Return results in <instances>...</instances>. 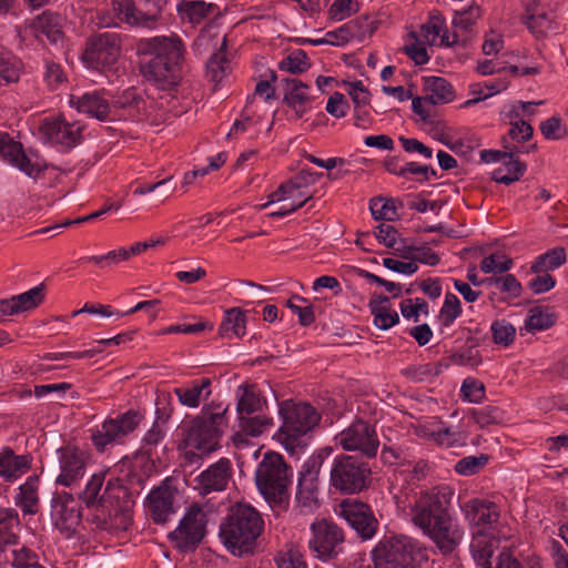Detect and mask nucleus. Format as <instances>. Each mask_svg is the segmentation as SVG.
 Returning <instances> with one entry per match:
<instances>
[{
  "mask_svg": "<svg viewBox=\"0 0 568 568\" xmlns=\"http://www.w3.org/2000/svg\"><path fill=\"white\" fill-rule=\"evenodd\" d=\"M454 490L447 485L435 486L415 493L406 504L397 497L407 518L422 534L432 540L442 555H450L462 544L464 529L450 511Z\"/></svg>",
  "mask_w": 568,
  "mask_h": 568,
  "instance_id": "obj_1",
  "label": "nucleus"
},
{
  "mask_svg": "<svg viewBox=\"0 0 568 568\" xmlns=\"http://www.w3.org/2000/svg\"><path fill=\"white\" fill-rule=\"evenodd\" d=\"M135 50L141 57L140 71L144 79L162 90H171L180 83L185 52L180 37L140 39Z\"/></svg>",
  "mask_w": 568,
  "mask_h": 568,
  "instance_id": "obj_2",
  "label": "nucleus"
},
{
  "mask_svg": "<svg viewBox=\"0 0 568 568\" xmlns=\"http://www.w3.org/2000/svg\"><path fill=\"white\" fill-rule=\"evenodd\" d=\"M264 519L253 506L233 505L220 525V538L225 548L237 557L252 555L264 531Z\"/></svg>",
  "mask_w": 568,
  "mask_h": 568,
  "instance_id": "obj_3",
  "label": "nucleus"
},
{
  "mask_svg": "<svg viewBox=\"0 0 568 568\" xmlns=\"http://www.w3.org/2000/svg\"><path fill=\"white\" fill-rule=\"evenodd\" d=\"M282 424L274 438L291 454L307 445V434L320 423L321 415L308 403L284 400L278 405Z\"/></svg>",
  "mask_w": 568,
  "mask_h": 568,
  "instance_id": "obj_4",
  "label": "nucleus"
},
{
  "mask_svg": "<svg viewBox=\"0 0 568 568\" xmlns=\"http://www.w3.org/2000/svg\"><path fill=\"white\" fill-rule=\"evenodd\" d=\"M291 478L292 470L281 454H264L255 471V483L266 501L282 504L287 500Z\"/></svg>",
  "mask_w": 568,
  "mask_h": 568,
  "instance_id": "obj_5",
  "label": "nucleus"
},
{
  "mask_svg": "<svg viewBox=\"0 0 568 568\" xmlns=\"http://www.w3.org/2000/svg\"><path fill=\"white\" fill-rule=\"evenodd\" d=\"M226 409L209 416H197L183 427V444L189 449L185 455L192 457L209 455L220 447V439L225 427Z\"/></svg>",
  "mask_w": 568,
  "mask_h": 568,
  "instance_id": "obj_6",
  "label": "nucleus"
},
{
  "mask_svg": "<svg viewBox=\"0 0 568 568\" xmlns=\"http://www.w3.org/2000/svg\"><path fill=\"white\" fill-rule=\"evenodd\" d=\"M371 556L374 568H417L425 552L412 538L399 535L382 538Z\"/></svg>",
  "mask_w": 568,
  "mask_h": 568,
  "instance_id": "obj_7",
  "label": "nucleus"
},
{
  "mask_svg": "<svg viewBox=\"0 0 568 568\" xmlns=\"http://www.w3.org/2000/svg\"><path fill=\"white\" fill-rule=\"evenodd\" d=\"M372 479L369 464L356 456L341 454L333 459L329 473L331 486L344 494H357Z\"/></svg>",
  "mask_w": 568,
  "mask_h": 568,
  "instance_id": "obj_8",
  "label": "nucleus"
},
{
  "mask_svg": "<svg viewBox=\"0 0 568 568\" xmlns=\"http://www.w3.org/2000/svg\"><path fill=\"white\" fill-rule=\"evenodd\" d=\"M141 422L142 415L134 409L106 418L100 426L90 429L92 445L99 453L123 445Z\"/></svg>",
  "mask_w": 568,
  "mask_h": 568,
  "instance_id": "obj_9",
  "label": "nucleus"
},
{
  "mask_svg": "<svg viewBox=\"0 0 568 568\" xmlns=\"http://www.w3.org/2000/svg\"><path fill=\"white\" fill-rule=\"evenodd\" d=\"M343 529L332 520L315 519L310 525L307 547L314 558L329 561L338 557L344 549Z\"/></svg>",
  "mask_w": 568,
  "mask_h": 568,
  "instance_id": "obj_10",
  "label": "nucleus"
},
{
  "mask_svg": "<svg viewBox=\"0 0 568 568\" xmlns=\"http://www.w3.org/2000/svg\"><path fill=\"white\" fill-rule=\"evenodd\" d=\"M170 0H113L121 22L134 28L155 29Z\"/></svg>",
  "mask_w": 568,
  "mask_h": 568,
  "instance_id": "obj_11",
  "label": "nucleus"
},
{
  "mask_svg": "<svg viewBox=\"0 0 568 568\" xmlns=\"http://www.w3.org/2000/svg\"><path fill=\"white\" fill-rule=\"evenodd\" d=\"M135 505L134 494L120 478H110L104 487L103 510H108L110 528L126 530L132 520V508Z\"/></svg>",
  "mask_w": 568,
  "mask_h": 568,
  "instance_id": "obj_12",
  "label": "nucleus"
},
{
  "mask_svg": "<svg viewBox=\"0 0 568 568\" xmlns=\"http://www.w3.org/2000/svg\"><path fill=\"white\" fill-rule=\"evenodd\" d=\"M335 445L344 452H358L366 458H374L379 448L375 424L356 418L334 437Z\"/></svg>",
  "mask_w": 568,
  "mask_h": 568,
  "instance_id": "obj_13",
  "label": "nucleus"
},
{
  "mask_svg": "<svg viewBox=\"0 0 568 568\" xmlns=\"http://www.w3.org/2000/svg\"><path fill=\"white\" fill-rule=\"evenodd\" d=\"M121 52V36L115 32H103L90 40L83 54V61L90 68L101 72L112 71Z\"/></svg>",
  "mask_w": 568,
  "mask_h": 568,
  "instance_id": "obj_14",
  "label": "nucleus"
},
{
  "mask_svg": "<svg viewBox=\"0 0 568 568\" xmlns=\"http://www.w3.org/2000/svg\"><path fill=\"white\" fill-rule=\"evenodd\" d=\"M206 523V513L201 506L193 504L187 508L179 526L170 532L169 537L179 549L183 551L193 550L205 536Z\"/></svg>",
  "mask_w": 568,
  "mask_h": 568,
  "instance_id": "obj_15",
  "label": "nucleus"
},
{
  "mask_svg": "<svg viewBox=\"0 0 568 568\" xmlns=\"http://www.w3.org/2000/svg\"><path fill=\"white\" fill-rule=\"evenodd\" d=\"M81 508L74 496L67 491L55 493L51 499V520L65 538L72 537L81 524Z\"/></svg>",
  "mask_w": 568,
  "mask_h": 568,
  "instance_id": "obj_16",
  "label": "nucleus"
},
{
  "mask_svg": "<svg viewBox=\"0 0 568 568\" xmlns=\"http://www.w3.org/2000/svg\"><path fill=\"white\" fill-rule=\"evenodd\" d=\"M323 460L322 454L310 457L300 473L296 501L302 511H313L320 505L318 476Z\"/></svg>",
  "mask_w": 568,
  "mask_h": 568,
  "instance_id": "obj_17",
  "label": "nucleus"
},
{
  "mask_svg": "<svg viewBox=\"0 0 568 568\" xmlns=\"http://www.w3.org/2000/svg\"><path fill=\"white\" fill-rule=\"evenodd\" d=\"M60 474L55 484L72 487L79 484L87 471L89 455L74 446H67L58 449Z\"/></svg>",
  "mask_w": 568,
  "mask_h": 568,
  "instance_id": "obj_18",
  "label": "nucleus"
},
{
  "mask_svg": "<svg viewBox=\"0 0 568 568\" xmlns=\"http://www.w3.org/2000/svg\"><path fill=\"white\" fill-rule=\"evenodd\" d=\"M178 488L173 478H165L146 497V508L156 524L166 523L176 513Z\"/></svg>",
  "mask_w": 568,
  "mask_h": 568,
  "instance_id": "obj_19",
  "label": "nucleus"
},
{
  "mask_svg": "<svg viewBox=\"0 0 568 568\" xmlns=\"http://www.w3.org/2000/svg\"><path fill=\"white\" fill-rule=\"evenodd\" d=\"M341 515L363 540L372 539L378 527V521L372 508L361 501H343Z\"/></svg>",
  "mask_w": 568,
  "mask_h": 568,
  "instance_id": "obj_20",
  "label": "nucleus"
},
{
  "mask_svg": "<svg viewBox=\"0 0 568 568\" xmlns=\"http://www.w3.org/2000/svg\"><path fill=\"white\" fill-rule=\"evenodd\" d=\"M40 131L49 142L71 149L81 141L83 125L78 121L68 122L63 118L44 119Z\"/></svg>",
  "mask_w": 568,
  "mask_h": 568,
  "instance_id": "obj_21",
  "label": "nucleus"
},
{
  "mask_svg": "<svg viewBox=\"0 0 568 568\" xmlns=\"http://www.w3.org/2000/svg\"><path fill=\"white\" fill-rule=\"evenodd\" d=\"M0 155L24 174L36 179L45 165L39 159L28 156L20 142L13 141L8 133L0 132Z\"/></svg>",
  "mask_w": 568,
  "mask_h": 568,
  "instance_id": "obj_22",
  "label": "nucleus"
},
{
  "mask_svg": "<svg viewBox=\"0 0 568 568\" xmlns=\"http://www.w3.org/2000/svg\"><path fill=\"white\" fill-rule=\"evenodd\" d=\"M232 474L233 469L231 460L227 458H221L195 477L194 488L202 496H206L211 493L223 491L226 489L232 478Z\"/></svg>",
  "mask_w": 568,
  "mask_h": 568,
  "instance_id": "obj_23",
  "label": "nucleus"
},
{
  "mask_svg": "<svg viewBox=\"0 0 568 568\" xmlns=\"http://www.w3.org/2000/svg\"><path fill=\"white\" fill-rule=\"evenodd\" d=\"M523 23L537 38H546L559 30L555 16L540 0H527Z\"/></svg>",
  "mask_w": 568,
  "mask_h": 568,
  "instance_id": "obj_24",
  "label": "nucleus"
},
{
  "mask_svg": "<svg viewBox=\"0 0 568 568\" xmlns=\"http://www.w3.org/2000/svg\"><path fill=\"white\" fill-rule=\"evenodd\" d=\"M463 510L466 520L475 530L483 529L495 532L499 510L493 501L471 499L464 505Z\"/></svg>",
  "mask_w": 568,
  "mask_h": 568,
  "instance_id": "obj_25",
  "label": "nucleus"
},
{
  "mask_svg": "<svg viewBox=\"0 0 568 568\" xmlns=\"http://www.w3.org/2000/svg\"><path fill=\"white\" fill-rule=\"evenodd\" d=\"M23 39L33 37L39 42L45 39L51 43H58L63 38L60 18L50 12H43L20 30Z\"/></svg>",
  "mask_w": 568,
  "mask_h": 568,
  "instance_id": "obj_26",
  "label": "nucleus"
},
{
  "mask_svg": "<svg viewBox=\"0 0 568 568\" xmlns=\"http://www.w3.org/2000/svg\"><path fill=\"white\" fill-rule=\"evenodd\" d=\"M32 466V457L29 454L18 455L10 447L0 449V480L13 484L26 475Z\"/></svg>",
  "mask_w": 568,
  "mask_h": 568,
  "instance_id": "obj_27",
  "label": "nucleus"
},
{
  "mask_svg": "<svg viewBox=\"0 0 568 568\" xmlns=\"http://www.w3.org/2000/svg\"><path fill=\"white\" fill-rule=\"evenodd\" d=\"M283 83V102L294 111L297 119L303 118L311 109V103L313 101V98L310 94V85L301 80L290 78L284 79Z\"/></svg>",
  "mask_w": 568,
  "mask_h": 568,
  "instance_id": "obj_28",
  "label": "nucleus"
},
{
  "mask_svg": "<svg viewBox=\"0 0 568 568\" xmlns=\"http://www.w3.org/2000/svg\"><path fill=\"white\" fill-rule=\"evenodd\" d=\"M70 103L79 112L100 121L106 120L112 110L109 100L99 91L87 92L81 97H71Z\"/></svg>",
  "mask_w": 568,
  "mask_h": 568,
  "instance_id": "obj_29",
  "label": "nucleus"
},
{
  "mask_svg": "<svg viewBox=\"0 0 568 568\" xmlns=\"http://www.w3.org/2000/svg\"><path fill=\"white\" fill-rule=\"evenodd\" d=\"M519 152H528V149L524 146H513L511 153L508 154L507 159H504L500 165L491 173L494 181L509 185L524 175L527 166L518 159L517 154Z\"/></svg>",
  "mask_w": 568,
  "mask_h": 568,
  "instance_id": "obj_30",
  "label": "nucleus"
},
{
  "mask_svg": "<svg viewBox=\"0 0 568 568\" xmlns=\"http://www.w3.org/2000/svg\"><path fill=\"white\" fill-rule=\"evenodd\" d=\"M306 173L305 170L301 171L300 176L288 180L282 183L276 191L270 194L267 203L262 204L261 209L267 207L272 203L287 202L295 203L303 201V205L312 197L308 192L303 189V175Z\"/></svg>",
  "mask_w": 568,
  "mask_h": 568,
  "instance_id": "obj_31",
  "label": "nucleus"
},
{
  "mask_svg": "<svg viewBox=\"0 0 568 568\" xmlns=\"http://www.w3.org/2000/svg\"><path fill=\"white\" fill-rule=\"evenodd\" d=\"M497 539L495 532L483 529L474 530L470 542V551L474 560L481 568H493L491 556L495 551Z\"/></svg>",
  "mask_w": 568,
  "mask_h": 568,
  "instance_id": "obj_32",
  "label": "nucleus"
},
{
  "mask_svg": "<svg viewBox=\"0 0 568 568\" xmlns=\"http://www.w3.org/2000/svg\"><path fill=\"white\" fill-rule=\"evenodd\" d=\"M173 393L178 396L181 405L189 408H196L203 399L211 395V379L203 377L175 387Z\"/></svg>",
  "mask_w": 568,
  "mask_h": 568,
  "instance_id": "obj_33",
  "label": "nucleus"
},
{
  "mask_svg": "<svg viewBox=\"0 0 568 568\" xmlns=\"http://www.w3.org/2000/svg\"><path fill=\"white\" fill-rule=\"evenodd\" d=\"M13 499L16 506L21 509L23 515H36L40 507L39 477L37 475L29 476L19 486Z\"/></svg>",
  "mask_w": 568,
  "mask_h": 568,
  "instance_id": "obj_34",
  "label": "nucleus"
},
{
  "mask_svg": "<svg viewBox=\"0 0 568 568\" xmlns=\"http://www.w3.org/2000/svg\"><path fill=\"white\" fill-rule=\"evenodd\" d=\"M21 530L19 513L14 508L0 507V544L6 547L18 544Z\"/></svg>",
  "mask_w": 568,
  "mask_h": 568,
  "instance_id": "obj_35",
  "label": "nucleus"
},
{
  "mask_svg": "<svg viewBox=\"0 0 568 568\" xmlns=\"http://www.w3.org/2000/svg\"><path fill=\"white\" fill-rule=\"evenodd\" d=\"M105 471L91 475L84 488L79 491L78 498L88 508H102L104 503Z\"/></svg>",
  "mask_w": 568,
  "mask_h": 568,
  "instance_id": "obj_36",
  "label": "nucleus"
},
{
  "mask_svg": "<svg viewBox=\"0 0 568 568\" xmlns=\"http://www.w3.org/2000/svg\"><path fill=\"white\" fill-rule=\"evenodd\" d=\"M424 91L426 100L430 103L446 104L455 99L453 85L442 77H424Z\"/></svg>",
  "mask_w": 568,
  "mask_h": 568,
  "instance_id": "obj_37",
  "label": "nucleus"
},
{
  "mask_svg": "<svg viewBox=\"0 0 568 568\" xmlns=\"http://www.w3.org/2000/svg\"><path fill=\"white\" fill-rule=\"evenodd\" d=\"M176 9L182 19L199 24L214 13L216 4L203 0H181Z\"/></svg>",
  "mask_w": 568,
  "mask_h": 568,
  "instance_id": "obj_38",
  "label": "nucleus"
},
{
  "mask_svg": "<svg viewBox=\"0 0 568 568\" xmlns=\"http://www.w3.org/2000/svg\"><path fill=\"white\" fill-rule=\"evenodd\" d=\"M246 320L240 308H231L225 312L219 333L222 337L233 338L245 335Z\"/></svg>",
  "mask_w": 568,
  "mask_h": 568,
  "instance_id": "obj_39",
  "label": "nucleus"
},
{
  "mask_svg": "<svg viewBox=\"0 0 568 568\" xmlns=\"http://www.w3.org/2000/svg\"><path fill=\"white\" fill-rule=\"evenodd\" d=\"M21 71V60L0 45V85L17 82Z\"/></svg>",
  "mask_w": 568,
  "mask_h": 568,
  "instance_id": "obj_40",
  "label": "nucleus"
},
{
  "mask_svg": "<svg viewBox=\"0 0 568 568\" xmlns=\"http://www.w3.org/2000/svg\"><path fill=\"white\" fill-rule=\"evenodd\" d=\"M566 262L567 254L565 248L555 247L537 256L531 264L530 270L532 273H549L550 271L560 267Z\"/></svg>",
  "mask_w": 568,
  "mask_h": 568,
  "instance_id": "obj_41",
  "label": "nucleus"
},
{
  "mask_svg": "<svg viewBox=\"0 0 568 568\" xmlns=\"http://www.w3.org/2000/svg\"><path fill=\"white\" fill-rule=\"evenodd\" d=\"M412 109L430 132L442 130L443 124L436 116L435 104L427 101L426 95L413 98Z\"/></svg>",
  "mask_w": 568,
  "mask_h": 568,
  "instance_id": "obj_42",
  "label": "nucleus"
},
{
  "mask_svg": "<svg viewBox=\"0 0 568 568\" xmlns=\"http://www.w3.org/2000/svg\"><path fill=\"white\" fill-rule=\"evenodd\" d=\"M2 559L10 562L13 568H36L39 566V557L36 551L23 545L19 548L6 547Z\"/></svg>",
  "mask_w": 568,
  "mask_h": 568,
  "instance_id": "obj_43",
  "label": "nucleus"
},
{
  "mask_svg": "<svg viewBox=\"0 0 568 568\" xmlns=\"http://www.w3.org/2000/svg\"><path fill=\"white\" fill-rule=\"evenodd\" d=\"M239 427L247 436L256 437L273 426V418L261 413L237 417Z\"/></svg>",
  "mask_w": 568,
  "mask_h": 568,
  "instance_id": "obj_44",
  "label": "nucleus"
},
{
  "mask_svg": "<svg viewBox=\"0 0 568 568\" xmlns=\"http://www.w3.org/2000/svg\"><path fill=\"white\" fill-rule=\"evenodd\" d=\"M226 38L224 37L220 49L210 58L206 69L212 81L219 83L230 72V61L226 58Z\"/></svg>",
  "mask_w": 568,
  "mask_h": 568,
  "instance_id": "obj_45",
  "label": "nucleus"
},
{
  "mask_svg": "<svg viewBox=\"0 0 568 568\" xmlns=\"http://www.w3.org/2000/svg\"><path fill=\"white\" fill-rule=\"evenodd\" d=\"M170 414L156 408V418L142 438L143 448L156 447L164 438Z\"/></svg>",
  "mask_w": 568,
  "mask_h": 568,
  "instance_id": "obj_46",
  "label": "nucleus"
},
{
  "mask_svg": "<svg viewBox=\"0 0 568 568\" xmlns=\"http://www.w3.org/2000/svg\"><path fill=\"white\" fill-rule=\"evenodd\" d=\"M310 68L311 61L306 52L301 49L293 50L278 63V69L281 71H285L291 74L306 72Z\"/></svg>",
  "mask_w": 568,
  "mask_h": 568,
  "instance_id": "obj_47",
  "label": "nucleus"
},
{
  "mask_svg": "<svg viewBox=\"0 0 568 568\" xmlns=\"http://www.w3.org/2000/svg\"><path fill=\"white\" fill-rule=\"evenodd\" d=\"M429 436L440 446L454 447L463 442V436L459 432L450 427H446L442 422L430 425Z\"/></svg>",
  "mask_w": 568,
  "mask_h": 568,
  "instance_id": "obj_48",
  "label": "nucleus"
},
{
  "mask_svg": "<svg viewBox=\"0 0 568 568\" xmlns=\"http://www.w3.org/2000/svg\"><path fill=\"white\" fill-rule=\"evenodd\" d=\"M264 405L265 402L262 400L260 395L252 388L246 387L237 400V417L261 413Z\"/></svg>",
  "mask_w": 568,
  "mask_h": 568,
  "instance_id": "obj_49",
  "label": "nucleus"
},
{
  "mask_svg": "<svg viewBox=\"0 0 568 568\" xmlns=\"http://www.w3.org/2000/svg\"><path fill=\"white\" fill-rule=\"evenodd\" d=\"M44 298V285L40 284L31 290L12 296L18 313L32 310L40 305Z\"/></svg>",
  "mask_w": 568,
  "mask_h": 568,
  "instance_id": "obj_50",
  "label": "nucleus"
},
{
  "mask_svg": "<svg viewBox=\"0 0 568 568\" xmlns=\"http://www.w3.org/2000/svg\"><path fill=\"white\" fill-rule=\"evenodd\" d=\"M443 372L439 362L413 365L404 369V374L414 382H428Z\"/></svg>",
  "mask_w": 568,
  "mask_h": 568,
  "instance_id": "obj_51",
  "label": "nucleus"
},
{
  "mask_svg": "<svg viewBox=\"0 0 568 568\" xmlns=\"http://www.w3.org/2000/svg\"><path fill=\"white\" fill-rule=\"evenodd\" d=\"M369 210L375 220L394 221L397 217V210L393 199L374 197L369 201Z\"/></svg>",
  "mask_w": 568,
  "mask_h": 568,
  "instance_id": "obj_52",
  "label": "nucleus"
},
{
  "mask_svg": "<svg viewBox=\"0 0 568 568\" xmlns=\"http://www.w3.org/2000/svg\"><path fill=\"white\" fill-rule=\"evenodd\" d=\"M556 323V316L540 307H532L525 321L526 328L529 332L545 331Z\"/></svg>",
  "mask_w": 568,
  "mask_h": 568,
  "instance_id": "obj_53",
  "label": "nucleus"
},
{
  "mask_svg": "<svg viewBox=\"0 0 568 568\" xmlns=\"http://www.w3.org/2000/svg\"><path fill=\"white\" fill-rule=\"evenodd\" d=\"M489 460V456L487 454H478L466 456L459 459L455 464V471L462 476H473L478 474Z\"/></svg>",
  "mask_w": 568,
  "mask_h": 568,
  "instance_id": "obj_54",
  "label": "nucleus"
},
{
  "mask_svg": "<svg viewBox=\"0 0 568 568\" xmlns=\"http://www.w3.org/2000/svg\"><path fill=\"white\" fill-rule=\"evenodd\" d=\"M43 81L50 90H57L67 82V74L60 63L44 59Z\"/></svg>",
  "mask_w": 568,
  "mask_h": 568,
  "instance_id": "obj_55",
  "label": "nucleus"
},
{
  "mask_svg": "<svg viewBox=\"0 0 568 568\" xmlns=\"http://www.w3.org/2000/svg\"><path fill=\"white\" fill-rule=\"evenodd\" d=\"M490 331L494 342L498 345L509 346L515 339L516 328L505 320L493 322Z\"/></svg>",
  "mask_w": 568,
  "mask_h": 568,
  "instance_id": "obj_56",
  "label": "nucleus"
},
{
  "mask_svg": "<svg viewBox=\"0 0 568 568\" xmlns=\"http://www.w3.org/2000/svg\"><path fill=\"white\" fill-rule=\"evenodd\" d=\"M541 134L547 140H562L567 136L568 130L559 116H551L540 123Z\"/></svg>",
  "mask_w": 568,
  "mask_h": 568,
  "instance_id": "obj_57",
  "label": "nucleus"
},
{
  "mask_svg": "<svg viewBox=\"0 0 568 568\" xmlns=\"http://www.w3.org/2000/svg\"><path fill=\"white\" fill-rule=\"evenodd\" d=\"M513 267V260L503 254H490L480 263V270L486 273H504Z\"/></svg>",
  "mask_w": 568,
  "mask_h": 568,
  "instance_id": "obj_58",
  "label": "nucleus"
},
{
  "mask_svg": "<svg viewBox=\"0 0 568 568\" xmlns=\"http://www.w3.org/2000/svg\"><path fill=\"white\" fill-rule=\"evenodd\" d=\"M444 22L437 18L433 17L429 19L427 23H424L420 27L419 33L416 36L415 33H412V36L415 39H419L423 43L427 44H434L439 37L442 29H443Z\"/></svg>",
  "mask_w": 568,
  "mask_h": 568,
  "instance_id": "obj_59",
  "label": "nucleus"
},
{
  "mask_svg": "<svg viewBox=\"0 0 568 568\" xmlns=\"http://www.w3.org/2000/svg\"><path fill=\"white\" fill-rule=\"evenodd\" d=\"M462 314V305L458 297L453 293H447L440 310V316L445 326H450L453 322Z\"/></svg>",
  "mask_w": 568,
  "mask_h": 568,
  "instance_id": "obj_60",
  "label": "nucleus"
},
{
  "mask_svg": "<svg viewBox=\"0 0 568 568\" xmlns=\"http://www.w3.org/2000/svg\"><path fill=\"white\" fill-rule=\"evenodd\" d=\"M404 258H412L413 262L435 266L439 263L440 258L428 246L408 247V253L402 255Z\"/></svg>",
  "mask_w": 568,
  "mask_h": 568,
  "instance_id": "obj_61",
  "label": "nucleus"
},
{
  "mask_svg": "<svg viewBox=\"0 0 568 568\" xmlns=\"http://www.w3.org/2000/svg\"><path fill=\"white\" fill-rule=\"evenodd\" d=\"M355 23H345L336 30L326 32V41L328 44L342 47L354 40L356 36Z\"/></svg>",
  "mask_w": 568,
  "mask_h": 568,
  "instance_id": "obj_62",
  "label": "nucleus"
},
{
  "mask_svg": "<svg viewBox=\"0 0 568 568\" xmlns=\"http://www.w3.org/2000/svg\"><path fill=\"white\" fill-rule=\"evenodd\" d=\"M464 399L470 403H480L485 397V386L477 379L466 378L460 387Z\"/></svg>",
  "mask_w": 568,
  "mask_h": 568,
  "instance_id": "obj_63",
  "label": "nucleus"
},
{
  "mask_svg": "<svg viewBox=\"0 0 568 568\" xmlns=\"http://www.w3.org/2000/svg\"><path fill=\"white\" fill-rule=\"evenodd\" d=\"M276 564L277 568H307L303 555L293 546L278 556Z\"/></svg>",
  "mask_w": 568,
  "mask_h": 568,
  "instance_id": "obj_64",
  "label": "nucleus"
}]
</instances>
